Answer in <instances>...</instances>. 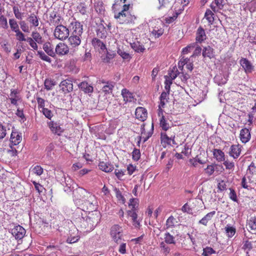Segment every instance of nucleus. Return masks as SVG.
<instances>
[{
  "label": "nucleus",
  "instance_id": "nucleus-43",
  "mask_svg": "<svg viewBox=\"0 0 256 256\" xmlns=\"http://www.w3.org/2000/svg\"><path fill=\"white\" fill-rule=\"evenodd\" d=\"M180 72H178L176 67L174 66L172 70L168 72V75L170 78L174 80L180 74Z\"/></svg>",
  "mask_w": 256,
  "mask_h": 256
},
{
  "label": "nucleus",
  "instance_id": "nucleus-4",
  "mask_svg": "<svg viewBox=\"0 0 256 256\" xmlns=\"http://www.w3.org/2000/svg\"><path fill=\"white\" fill-rule=\"evenodd\" d=\"M54 38L60 40H64L68 38L70 36V30L68 28L60 24L56 26L54 32Z\"/></svg>",
  "mask_w": 256,
  "mask_h": 256
},
{
  "label": "nucleus",
  "instance_id": "nucleus-30",
  "mask_svg": "<svg viewBox=\"0 0 256 256\" xmlns=\"http://www.w3.org/2000/svg\"><path fill=\"white\" fill-rule=\"evenodd\" d=\"M99 168L106 172H110L114 170V166L112 164L104 162H100L98 164Z\"/></svg>",
  "mask_w": 256,
  "mask_h": 256
},
{
  "label": "nucleus",
  "instance_id": "nucleus-6",
  "mask_svg": "<svg viewBox=\"0 0 256 256\" xmlns=\"http://www.w3.org/2000/svg\"><path fill=\"white\" fill-rule=\"evenodd\" d=\"M110 236L112 240L116 244H120L123 239V230L118 224L114 225L110 228Z\"/></svg>",
  "mask_w": 256,
  "mask_h": 256
},
{
  "label": "nucleus",
  "instance_id": "nucleus-63",
  "mask_svg": "<svg viewBox=\"0 0 256 256\" xmlns=\"http://www.w3.org/2000/svg\"><path fill=\"white\" fill-rule=\"evenodd\" d=\"M20 25L22 30L25 32H29L30 30L28 24L24 20L20 21Z\"/></svg>",
  "mask_w": 256,
  "mask_h": 256
},
{
  "label": "nucleus",
  "instance_id": "nucleus-50",
  "mask_svg": "<svg viewBox=\"0 0 256 256\" xmlns=\"http://www.w3.org/2000/svg\"><path fill=\"white\" fill-rule=\"evenodd\" d=\"M248 226L252 230H256V218L251 217L248 220Z\"/></svg>",
  "mask_w": 256,
  "mask_h": 256
},
{
  "label": "nucleus",
  "instance_id": "nucleus-19",
  "mask_svg": "<svg viewBox=\"0 0 256 256\" xmlns=\"http://www.w3.org/2000/svg\"><path fill=\"white\" fill-rule=\"evenodd\" d=\"M246 174L248 176V180L249 182H254V176H256V166L254 162H252L248 166Z\"/></svg>",
  "mask_w": 256,
  "mask_h": 256
},
{
  "label": "nucleus",
  "instance_id": "nucleus-59",
  "mask_svg": "<svg viewBox=\"0 0 256 256\" xmlns=\"http://www.w3.org/2000/svg\"><path fill=\"white\" fill-rule=\"evenodd\" d=\"M216 252L210 247H206L204 249V252L202 254L203 256H210L212 254H215Z\"/></svg>",
  "mask_w": 256,
  "mask_h": 256
},
{
  "label": "nucleus",
  "instance_id": "nucleus-51",
  "mask_svg": "<svg viewBox=\"0 0 256 256\" xmlns=\"http://www.w3.org/2000/svg\"><path fill=\"white\" fill-rule=\"evenodd\" d=\"M176 222V218L173 216H171L166 220V228L174 226Z\"/></svg>",
  "mask_w": 256,
  "mask_h": 256
},
{
  "label": "nucleus",
  "instance_id": "nucleus-45",
  "mask_svg": "<svg viewBox=\"0 0 256 256\" xmlns=\"http://www.w3.org/2000/svg\"><path fill=\"white\" fill-rule=\"evenodd\" d=\"M37 55L42 60L48 62L49 63L52 62V59L42 50L38 51Z\"/></svg>",
  "mask_w": 256,
  "mask_h": 256
},
{
  "label": "nucleus",
  "instance_id": "nucleus-9",
  "mask_svg": "<svg viewBox=\"0 0 256 256\" xmlns=\"http://www.w3.org/2000/svg\"><path fill=\"white\" fill-rule=\"evenodd\" d=\"M71 34L82 36L83 33V25L78 21L74 20L70 23L68 26Z\"/></svg>",
  "mask_w": 256,
  "mask_h": 256
},
{
  "label": "nucleus",
  "instance_id": "nucleus-38",
  "mask_svg": "<svg viewBox=\"0 0 256 256\" xmlns=\"http://www.w3.org/2000/svg\"><path fill=\"white\" fill-rule=\"evenodd\" d=\"M32 37L35 42L38 44H42L44 40L41 35L37 31H33L32 32Z\"/></svg>",
  "mask_w": 256,
  "mask_h": 256
},
{
  "label": "nucleus",
  "instance_id": "nucleus-60",
  "mask_svg": "<svg viewBox=\"0 0 256 256\" xmlns=\"http://www.w3.org/2000/svg\"><path fill=\"white\" fill-rule=\"evenodd\" d=\"M248 183H250L248 180V176L246 174L242 180L241 186L244 188L248 189Z\"/></svg>",
  "mask_w": 256,
  "mask_h": 256
},
{
  "label": "nucleus",
  "instance_id": "nucleus-34",
  "mask_svg": "<svg viewBox=\"0 0 256 256\" xmlns=\"http://www.w3.org/2000/svg\"><path fill=\"white\" fill-rule=\"evenodd\" d=\"M78 87L85 93H90L93 92V87L87 82H83L78 84Z\"/></svg>",
  "mask_w": 256,
  "mask_h": 256
},
{
  "label": "nucleus",
  "instance_id": "nucleus-15",
  "mask_svg": "<svg viewBox=\"0 0 256 256\" xmlns=\"http://www.w3.org/2000/svg\"><path fill=\"white\" fill-rule=\"evenodd\" d=\"M22 140V133L18 132L16 130H13L10 138V144L13 146H16Z\"/></svg>",
  "mask_w": 256,
  "mask_h": 256
},
{
  "label": "nucleus",
  "instance_id": "nucleus-1",
  "mask_svg": "<svg viewBox=\"0 0 256 256\" xmlns=\"http://www.w3.org/2000/svg\"><path fill=\"white\" fill-rule=\"evenodd\" d=\"M130 4L127 0H115L112 6L114 10V18L120 24H134L136 20L135 16L132 14L128 10Z\"/></svg>",
  "mask_w": 256,
  "mask_h": 256
},
{
  "label": "nucleus",
  "instance_id": "nucleus-5",
  "mask_svg": "<svg viewBox=\"0 0 256 256\" xmlns=\"http://www.w3.org/2000/svg\"><path fill=\"white\" fill-rule=\"evenodd\" d=\"M73 191V200L78 206H82L83 200L88 195V192L82 188H78Z\"/></svg>",
  "mask_w": 256,
  "mask_h": 256
},
{
  "label": "nucleus",
  "instance_id": "nucleus-61",
  "mask_svg": "<svg viewBox=\"0 0 256 256\" xmlns=\"http://www.w3.org/2000/svg\"><path fill=\"white\" fill-rule=\"evenodd\" d=\"M42 112L44 115L49 120H50L53 116L52 111L47 108H42Z\"/></svg>",
  "mask_w": 256,
  "mask_h": 256
},
{
  "label": "nucleus",
  "instance_id": "nucleus-12",
  "mask_svg": "<svg viewBox=\"0 0 256 256\" xmlns=\"http://www.w3.org/2000/svg\"><path fill=\"white\" fill-rule=\"evenodd\" d=\"M68 38L69 45L72 48H74L80 45L82 36L71 34Z\"/></svg>",
  "mask_w": 256,
  "mask_h": 256
},
{
  "label": "nucleus",
  "instance_id": "nucleus-37",
  "mask_svg": "<svg viewBox=\"0 0 256 256\" xmlns=\"http://www.w3.org/2000/svg\"><path fill=\"white\" fill-rule=\"evenodd\" d=\"M56 84V82L54 80L51 78H46L44 80V86L45 88L47 90L52 89L53 87Z\"/></svg>",
  "mask_w": 256,
  "mask_h": 256
},
{
  "label": "nucleus",
  "instance_id": "nucleus-47",
  "mask_svg": "<svg viewBox=\"0 0 256 256\" xmlns=\"http://www.w3.org/2000/svg\"><path fill=\"white\" fill-rule=\"evenodd\" d=\"M164 241L168 244H174L176 243L174 238L169 232H166L165 234Z\"/></svg>",
  "mask_w": 256,
  "mask_h": 256
},
{
  "label": "nucleus",
  "instance_id": "nucleus-42",
  "mask_svg": "<svg viewBox=\"0 0 256 256\" xmlns=\"http://www.w3.org/2000/svg\"><path fill=\"white\" fill-rule=\"evenodd\" d=\"M204 18L207 20L210 24H212L214 21V14L210 10H207L204 14Z\"/></svg>",
  "mask_w": 256,
  "mask_h": 256
},
{
  "label": "nucleus",
  "instance_id": "nucleus-7",
  "mask_svg": "<svg viewBox=\"0 0 256 256\" xmlns=\"http://www.w3.org/2000/svg\"><path fill=\"white\" fill-rule=\"evenodd\" d=\"M10 232L17 240H22L25 236V229L19 224H12L10 226Z\"/></svg>",
  "mask_w": 256,
  "mask_h": 256
},
{
  "label": "nucleus",
  "instance_id": "nucleus-32",
  "mask_svg": "<svg viewBox=\"0 0 256 256\" xmlns=\"http://www.w3.org/2000/svg\"><path fill=\"white\" fill-rule=\"evenodd\" d=\"M215 214V211H212L207 214L204 218H202L200 220H199L198 224H202L205 226H207L208 222L212 220V218L214 216Z\"/></svg>",
  "mask_w": 256,
  "mask_h": 256
},
{
  "label": "nucleus",
  "instance_id": "nucleus-10",
  "mask_svg": "<svg viewBox=\"0 0 256 256\" xmlns=\"http://www.w3.org/2000/svg\"><path fill=\"white\" fill-rule=\"evenodd\" d=\"M48 125L52 132L55 134L60 136L64 131L58 122L51 120L48 122Z\"/></svg>",
  "mask_w": 256,
  "mask_h": 256
},
{
  "label": "nucleus",
  "instance_id": "nucleus-3",
  "mask_svg": "<svg viewBox=\"0 0 256 256\" xmlns=\"http://www.w3.org/2000/svg\"><path fill=\"white\" fill-rule=\"evenodd\" d=\"M57 178L64 186V190L67 193L71 192L74 188V183L68 174L60 172Z\"/></svg>",
  "mask_w": 256,
  "mask_h": 256
},
{
  "label": "nucleus",
  "instance_id": "nucleus-31",
  "mask_svg": "<svg viewBox=\"0 0 256 256\" xmlns=\"http://www.w3.org/2000/svg\"><path fill=\"white\" fill-rule=\"evenodd\" d=\"M131 48L136 52H144L145 50L144 46L138 41L130 42Z\"/></svg>",
  "mask_w": 256,
  "mask_h": 256
},
{
  "label": "nucleus",
  "instance_id": "nucleus-54",
  "mask_svg": "<svg viewBox=\"0 0 256 256\" xmlns=\"http://www.w3.org/2000/svg\"><path fill=\"white\" fill-rule=\"evenodd\" d=\"M30 45V46L34 50H38V46L37 44V43L35 42V40L30 37H28L26 38V40Z\"/></svg>",
  "mask_w": 256,
  "mask_h": 256
},
{
  "label": "nucleus",
  "instance_id": "nucleus-2",
  "mask_svg": "<svg viewBox=\"0 0 256 256\" xmlns=\"http://www.w3.org/2000/svg\"><path fill=\"white\" fill-rule=\"evenodd\" d=\"M84 214L82 212V210L81 208H78L76 212L74 214L78 222L82 223V224L86 226V224L88 227L90 229L93 228L96 226L99 220L98 216L96 214H90V216H86V218L84 217Z\"/></svg>",
  "mask_w": 256,
  "mask_h": 256
},
{
  "label": "nucleus",
  "instance_id": "nucleus-16",
  "mask_svg": "<svg viewBox=\"0 0 256 256\" xmlns=\"http://www.w3.org/2000/svg\"><path fill=\"white\" fill-rule=\"evenodd\" d=\"M242 148L240 144L232 145L228 152L229 155L234 159L237 158L240 156Z\"/></svg>",
  "mask_w": 256,
  "mask_h": 256
},
{
  "label": "nucleus",
  "instance_id": "nucleus-44",
  "mask_svg": "<svg viewBox=\"0 0 256 256\" xmlns=\"http://www.w3.org/2000/svg\"><path fill=\"white\" fill-rule=\"evenodd\" d=\"M9 24H10V27L12 30L13 32H16L20 30L18 25L16 21L14 19H13V18L10 19L9 20Z\"/></svg>",
  "mask_w": 256,
  "mask_h": 256
},
{
  "label": "nucleus",
  "instance_id": "nucleus-14",
  "mask_svg": "<svg viewBox=\"0 0 256 256\" xmlns=\"http://www.w3.org/2000/svg\"><path fill=\"white\" fill-rule=\"evenodd\" d=\"M102 84H103L102 88V92L106 94H112L115 86V82L110 81L102 80Z\"/></svg>",
  "mask_w": 256,
  "mask_h": 256
},
{
  "label": "nucleus",
  "instance_id": "nucleus-58",
  "mask_svg": "<svg viewBox=\"0 0 256 256\" xmlns=\"http://www.w3.org/2000/svg\"><path fill=\"white\" fill-rule=\"evenodd\" d=\"M132 159L135 161H138L140 156V152L139 150L134 148L132 152Z\"/></svg>",
  "mask_w": 256,
  "mask_h": 256
},
{
  "label": "nucleus",
  "instance_id": "nucleus-48",
  "mask_svg": "<svg viewBox=\"0 0 256 256\" xmlns=\"http://www.w3.org/2000/svg\"><path fill=\"white\" fill-rule=\"evenodd\" d=\"M161 141L162 143H164L168 145H170L171 136H168L166 132H161Z\"/></svg>",
  "mask_w": 256,
  "mask_h": 256
},
{
  "label": "nucleus",
  "instance_id": "nucleus-33",
  "mask_svg": "<svg viewBox=\"0 0 256 256\" xmlns=\"http://www.w3.org/2000/svg\"><path fill=\"white\" fill-rule=\"evenodd\" d=\"M212 153L217 161L222 162L224 160V154L220 150L214 148L213 150Z\"/></svg>",
  "mask_w": 256,
  "mask_h": 256
},
{
  "label": "nucleus",
  "instance_id": "nucleus-13",
  "mask_svg": "<svg viewBox=\"0 0 256 256\" xmlns=\"http://www.w3.org/2000/svg\"><path fill=\"white\" fill-rule=\"evenodd\" d=\"M240 63L246 73H251L254 70V66L247 58H242Z\"/></svg>",
  "mask_w": 256,
  "mask_h": 256
},
{
  "label": "nucleus",
  "instance_id": "nucleus-62",
  "mask_svg": "<svg viewBox=\"0 0 256 256\" xmlns=\"http://www.w3.org/2000/svg\"><path fill=\"white\" fill-rule=\"evenodd\" d=\"M252 248V245L250 242L246 240L242 246V249L244 250H247L246 254L248 253V252Z\"/></svg>",
  "mask_w": 256,
  "mask_h": 256
},
{
  "label": "nucleus",
  "instance_id": "nucleus-55",
  "mask_svg": "<svg viewBox=\"0 0 256 256\" xmlns=\"http://www.w3.org/2000/svg\"><path fill=\"white\" fill-rule=\"evenodd\" d=\"M226 231L228 236L230 238H232L236 233V229L234 227L228 225L226 227Z\"/></svg>",
  "mask_w": 256,
  "mask_h": 256
},
{
  "label": "nucleus",
  "instance_id": "nucleus-29",
  "mask_svg": "<svg viewBox=\"0 0 256 256\" xmlns=\"http://www.w3.org/2000/svg\"><path fill=\"white\" fill-rule=\"evenodd\" d=\"M122 95L126 102H131L134 98L133 94L126 88H123L122 90Z\"/></svg>",
  "mask_w": 256,
  "mask_h": 256
},
{
  "label": "nucleus",
  "instance_id": "nucleus-46",
  "mask_svg": "<svg viewBox=\"0 0 256 256\" xmlns=\"http://www.w3.org/2000/svg\"><path fill=\"white\" fill-rule=\"evenodd\" d=\"M189 162L192 166L196 167L197 166L198 163L200 164H204L206 163V161L202 160L198 158V156H197L195 158L190 159L189 160Z\"/></svg>",
  "mask_w": 256,
  "mask_h": 256
},
{
  "label": "nucleus",
  "instance_id": "nucleus-18",
  "mask_svg": "<svg viewBox=\"0 0 256 256\" xmlns=\"http://www.w3.org/2000/svg\"><path fill=\"white\" fill-rule=\"evenodd\" d=\"M62 18L56 12L53 11L50 14V24L54 26H56L62 24Z\"/></svg>",
  "mask_w": 256,
  "mask_h": 256
},
{
  "label": "nucleus",
  "instance_id": "nucleus-56",
  "mask_svg": "<svg viewBox=\"0 0 256 256\" xmlns=\"http://www.w3.org/2000/svg\"><path fill=\"white\" fill-rule=\"evenodd\" d=\"M117 52L124 60H130L131 58L128 53L125 52L120 48L118 50Z\"/></svg>",
  "mask_w": 256,
  "mask_h": 256
},
{
  "label": "nucleus",
  "instance_id": "nucleus-21",
  "mask_svg": "<svg viewBox=\"0 0 256 256\" xmlns=\"http://www.w3.org/2000/svg\"><path fill=\"white\" fill-rule=\"evenodd\" d=\"M104 55L102 56V61L105 63H110L116 56V53L114 51L108 50L106 48Z\"/></svg>",
  "mask_w": 256,
  "mask_h": 256
},
{
  "label": "nucleus",
  "instance_id": "nucleus-17",
  "mask_svg": "<svg viewBox=\"0 0 256 256\" xmlns=\"http://www.w3.org/2000/svg\"><path fill=\"white\" fill-rule=\"evenodd\" d=\"M60 86L64 92H70L73 90V84L72 81L70 80L67 79L62 80L60 82Z\"/></svg>",
  "mask_w": 256,
  "mask_h": 256
},
{
  "label": "nucleus",
  "instance_id": "nucleus-8",
  "mask_svg": "<svg viewBox=\"0 0 256 256\" xmlns=\"http://www.w3.org/2000/svg\"><path fill=\"white\" fill-rule=\"evenodd\" d=\"M96 198L94 195H92L88 192V196H86V198L83 200L84 206L82 205V211H84V214H86V212L85 210H84V206L86 207V210L89 211H92L96 208L95 202Z\"/></svg>",
  "mask_w": 256,
  "mask_h": 256
},
{
  "label": "nucleus",
  "instance_id": "nucleus-20",
  "mask_svg": "<svg viewBox=\"0 0 256 256\" xmlns=\"http://www.w3.org/2000/svg\"><path fill=\"white\" fill-rule=\"evenodd\" d=\"M135 114L137 119L144 122L147 118V111L142 107H138L136 110Z\"/></svg>",
  "mask_w": 256,
  "mask_h": 256
},
{
  "label": "nucleus",
  "instance_id": "nucleus-53",
  "mask_svg": "<svg viewBox=\"0 0 256 256\" xmlns=\"http://www.w3.org/2000/svg\"><path fill=\"white\" fill-rule=\"evenodd\" d=\"M0 26L4 29L8 28V24L6 18L2 14L0 15Z\"/></svg>",
  "mask_w": 256,
  "mask_h": 256
},
{
  "label": "nucleus",
  "instance_id": "nucleus-41",
  "mask_svg": "<svg viewBox=\"0 0 256 256\" xmlns=\"http://www.w3.org/2000/svg\"><path fill=\"white\" fill-rule=\"evenodd\" d=\"M54 145L53 143L49 144L46 148V156L49 158H52V155L54 154L53 150L54 148Z\"/></svg>",
  "mask_w": 256,
  "mask_h": 256
},
{
  "label": "nucleus",
  "instance_id": "nucleus-64",
  "mask_svg": "<svg viewBox=\"0 0 256 256\" xmlns=\"http://www.w3.org/2000/svg\"><path fill=\"white\" fill-rule=\"evenodd\" d=\"M32 171L34 173L36 174L38 176H40L43 173V168L40 166H35L33 169Z\"/></svg>",
  "mask_w": 256,
  "mask_h": 256
},
{
  "label": "nucleus",
  "instance_id": "nucleus-28",
  "mask_svg": "<svg viewBox=\"0 0 256 256\" xmlns=\"http://www.w3.org/2000/svg\"><path fill=\"white\" fill-rule=\"evenodd\" d=\"M96 34L98 37L101 38H105L107 36V32L106 27L102 24H100L97 27Z\"/></svg>",
  "mask_w": 256,
  "mask_h": 256
},
{
  "label": "nucleus",
  "instance_id": "nucleus-26",
  "mask_svg": "<svg viewBox=\"0 0 256 256\" xmlns=\"http://www.w3.org/2000/svg\"><path fill=\"white\" fill-rule=\"evenodd\" d=\"M42 48L48 56L53 58L56 56L55 50H54V48L52 44L50 42H45L43 44Z\"/></svg>",
  "mask_w": 256,
  "mask_h": 256
},
{
  "label": "nucleus",
  "instance_id": "nucleus-24",
  "mask_svg": "<svg viewBox=\"0 0 256 256\" xmlns=\"http://www.w3.org/2000/svg\"><path fill=\"white\" fill-rule=\"evenodd\" d=\"M40 18L34 13H32L28 16L27 20L30 24V27H37L40 24Z\"/></svg>",
  "mask_w": 256,
  "mask_h": 256
},
{
  "label": "nucleus",
  "instance_id": "nucleus-36",
  "mask_svg": "<svg viewBox=\"0 0 256 256\" xmlns=\"http://www.w3.org/2000/svg\"><path fill=\"white\" fill-rule=\"evenodd\" d=\"M227 80V78L224 76L222 74H218L214 78V82L218 86H222L226 84Z\"/></svg>",
  "mask_w": 256,
  "mask_h": 256
},
{
  "label": "nucleus",
  "instance_id": "nucleus-39",
  "mask_svg": "<svg viewBox=\"0 0 256 256\" xmlns=\"http://www.w3.org/2000/svg\"><path fill=\"white\" fill-rule=\"evenodd\" d=\"M160 124L162 128L166 132L170 128V124L168 122L167 120L164 116H162L160 119Z\"/></svg>",
  "mask_w": 256,
  "mask_h": 256
},
{
  "label": "nucleus",
  "instance_id": "nucleus-49",
  "mask_svg": "<svg viewBox=\"0 0 256 256\" xmlns=\"http://www.w3.org/2000/svg\"><path fill=\"white\" fill-rule=\"evenodd\" d=\"M160 6L158 7L159 10L163 8H168L170 7V2L168 0H158Z\"/></svg>",
  "mask_w": 256,
  "mask_h": 256
},
{
  "label": "nucleus",
  "instance_id": "nucleus-23",
  "mask_svg": "<svg viewBox=\"0 0 256 256\" xmlns=\"http://www.w3.org/2000/svg\"><path fill=\"white\" fill-rule=\"evenodd\" d=\"M214 49L210 46L203 48L202 54L204 58H208L210 59H212L214 58Z\"/></svg>",
  "mask_w": 256,
  "mask_h": 256
},
{
  "label": "nucleus",
  "instance_id": "nucleus-25",
  "mask_svg": "<svg viewBox=\"0 0 256 256\" xmlns=\"http://www.w3.org/2000/svg\"><path fill=\"white\" fill-rule=\"evenodd\" d=\"M128 215L132 218L133 226L136 228H139L140 226V222L138 220V214L136 211L130 210L128 211Z\"/></svg>",
  "mask_w": 256,
  "mask_h": 256
},
{
  "label": "nucleus",
  "instance_id": "nucleus-40",
  "mask_svg": "<svg viewBox=\"0 0 256 256\" xmlns=\"http://www.w3.org/2000/svg\"><path fill=\"white\" fill-rule=\"evenodd\" d=\"M164 32V30L160 27L155 26L152 30L151 34L156 38H158Z\"/></svg>",
  "mask_w": 256,
  "mask_h": 256
},
{
  "label": "nucleus",
  "instance_id": "nucleus-57",
  "mask_svg": "<svg viewBox=\"0 0 256 256\" xmlns=\"http://www.w3.org/2000/svg\"><path fill=\"white\" fill-rule=\"evenodd\" d=\"M180 73L179 78L180 79L182 82L186 84L188 80L190 78V76L189 74L184 73V72H181Z\"/></svg>",
  "mask_w": 256,
  "mask_h": 256
},
{
  "label": "nucleus",
  "instance_id": "nucleus-22",
  "mask_svg": "<svg viewBox=\"0 0 256 256\" xmlns=\"http://www.w3.org/2000/svg\"><path fill=\"white\" fill-rule=\"evenodd\" d=\"M206 39V36L204 30L201 26L199 27L196 32V42L200 44Z\"/></svg>",
  "mask_w": 256,
  "mask_h": 256
},
{
  "label": "nucleus",
  "instance_id": "nucleus-27",
  "mask_svg": "<svg viewBox=\"0 0 256 256\" xmlns=\"http://www.w3.org/2000/svg\"><path fill=\"white\" fill-rule=\"evenodd\" d=\"M240 138L242 142L246 143L250 138V134L249 129L244 128L240 132Z\"/></svg>",
  "mask_w": 256,
  "mask_h": 256
},
{
  "label": "nucleus",
  "instance_id": "nucleus-35",
  "mask_svg": "<svg viewBox=\"0 0 256 256\" xmlns=\"http://www.w3.org/2000/svg\"><path fill=\"white\" fill-rule=\"evenodd\" d=\"M92 44L96 48H100L102 50H104L106 45L102 42L97 38H94L92 40Z\"/></svg>",
  "mask_w": 256,
  "mask_h": 256
},
{
  "label": "nucleus",
  "instance_id": "nucleus-52",
  "mask_svg": "<svg viewBox=\"0 0 256 256\" xmlns=\"http://www.w3.org/2000/svg\"><path fill=\"white\" fill-rule=\"evenodd\" d=\"M138 200L137 198H132L130 199L128 206L130 207H131V210H136V208L138 206Z\"/></svg>",
  "mask_w": 256,
  "mask_h": 256
},
{
  "label": "nucleus",
  "instance_id": "nucleus-11",
  "mask_svg": "<svg viewBox=\"0 0 256 256\" xmlns=\"http://www.w3.org/2000/svg\"><path fill=\"white\" fill-rule=\"evenodd\" d=\"M70 50L68 45L64 42L58 43L55 48V54H56L59 56L67 54Z\"/></svg>",
  "mask_w": 256,
  "mask_h": 256
}]
</instances>
